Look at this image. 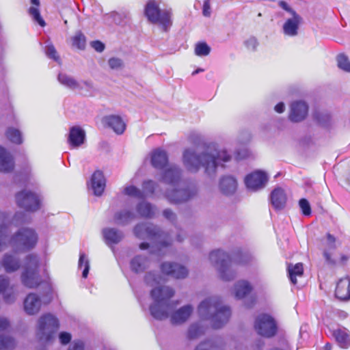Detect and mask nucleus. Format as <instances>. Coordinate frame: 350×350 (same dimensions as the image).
<instances>
[{
    "label": "nucleus",
    "mask_w": 350,
    "mask_h": 350,
    "mask_svg": "<svg viewBox=\"0 0 350 350\" xmlns=\"http://www.w3.org/2000/svg\"><path fill=\"white\" fill-rule=\"evenodd\" d=\"M332 335L340 347L347 349L350 346V336L346 328H337L333 330Z\"/></svg>",
    "instance_id": "obj_36"
},
{
    "label": "nucleus",
    "mask_w": 350,
    "mask_h": 350,
    "mask_svg": "<svg viewBox=\"0 0 350 350\" xmlns=\"http://www.w3.org/2000/svg\"><path fill=\"white\" fill-rule=\"evenodd\" d=\"M180 168L175 165H170L164 170L162 175V180L170 185L166 193V198L174 204L182 203L189 200L193 197L197 189L194 186L183 187L180 183Z\"/></svg>",
    "instance_id": "obj_3"
},
{
    "label": "nucleus",
    "mask_w": 350,
    "mask_h": 350,
    "mask_svg": "<svg viewBox=\"0 0 350 350\" xmlns=\"http://www.w3.org/2000/svg\"><path fill=\"white\" fill-rule=\"evenodd\" d=\"M289 279L292 284H297V278L301 277L304 273L303 264L298 262L295 265L288 264L287 267Z\"/></svg>",
    "instance_id": "obj_37"
},
{
    "label": "nucleus",
    "mask_w": 350,
    "mask_h": 350,
    "mask_svg": "<svg viewBox=\"0 0 350 350\" xmlns=\"http://www.w3.org/2000/svg\"><path fill=\"white\" fill-rule=\"evenodd\" d=\"M38 235L31 228H22L10 237L8 234L6 226L0 228V252L11 246L17 252H27L37 245Z\"/></svg>",
    "instance_id": "obj_4"
},
{
    "label": "nucleus",
    "mask_w": 350,
    "mask_h": 350,
    "mask_svg": "<svg viewBox=\"0 0 350 350\" xmlns=\"http://www.w3.org/2000/svg\"><path fill=\"white\" fill-rule=\"evenodd\" d=\"M155 189V183L151 180H146L142 185V191L144 197L148 195H151L154 193Z\"/></svg>",
    "instance_id": "obj_51"
},
{
    "label": "nucleus",
    "mask_w": 350,
    "mask_h": 350,
    "mask_svg": "<svg viewBox=\"0 0 350 350\" xmlns=\"http://www.w3.org/2000/svg\"><path fill=\"white\" fill-rule=\"evenodd\" d=\"M40 258L37 254H30L25 258L24 270L21 274L23 284L29 288H36L43 280L39 275Z\"/></svg>",
    "instance_id": "obj_9"
},
{
    "label": "nucleus",
    "mask_w": 350,
    "mask_h": 350,
    "mask_svg": "<svg viewBox=\"0 0 350 350\" xmlns=\"http://www.w3.org/2000/svg\"><path fill=\"white\" fill-rule=\"evenodd\" d=\"M31 3H32L33 5H36V6H37V7H38V6H39V5H40V1H39V0H31Z\"/></svg>",
    "instance_id": "obj_64"
},
{
    "label": "nucleus",
    "mask_w": 350,
    "mask_h": 350,
    "mask_svg": "<svg viewBox=\"0 0 350 350\" xmlns=\"http://www.w3.org/2000/svg\"><path fill=\"white\" fill-rule=\"evenodd\" d=\"M91 188L96 196H100L105 188V179L100 171H96L91 178Z\"/></svg>",
    "instance_id": "obj_29"
},
{
    "label": "nucleus",
    "mask_w": 350,
    "mask_h": 350,
    "mask_svg": "<svg viewBox=\"0 0 350 350\" xmlns=\"http://www.w3.org/2000/svg\"><path fill=\"white\" fill-rule=\"evenodd\" d=\"M254 329L259 335L270 338L275 334L277 326L272 317L261 314L255 319Z\"/></svg>",
    "instance_id": "obj_11"
},
{
    "label": "nucleus",
    "mask_w": 350,
    "mask_h": 350,
    "mask_svg": "<svg viewBox=\"0 0 350 350\" xmlns=\"http://www.w3.org/2000/svg\"><path fill=\"white\" fill-rule=\"evenodd\" d=\"M149 259L146 256L142 255L135 256L130 262V268L131 271L136 273L144 272L149 267Z\"/></svg>",
    "instance_id": "obj_31"
},
{
    "label": "nucleus",
    "mask_w": 350,
    "mask_h": 350,
    "mask_svg": "<svg viewBox=\"0 0 350 350\" xmlns=\"http://www.w3.org/2000/svg\"><path fill=\"white\" fill-rule=\"evenodd\" d=\"M193 312V307L190 305H185L172 312L170 321L174 325H180L186 322Z\"/></svg>",
    "instance_id": "obj_19"
},
{
    "label": "nucleus",
    "mask_w": 350,
    "mask_h": 350,
    "mask_svg": "<svg viewBox=\"0 0 350 350\" xmlns=\"http://www.w3.org/2000/svg\"><path fill=\"white\" fill-rule=\"evenodd\" d=\"M78 267L79 269H83L82 272V277L83 278H86L88 275L90 270V260L88 256L83 252H80Z\"/></svg>",
    "instance_id": "obj_42"
},
{
    "label": "nucleus",
    "mask_w": 350,
    "mask_h": 350,
    "mask_svg": "<svg viewBox=\"0 0 350 350\" xmlns=\"http://www.w3.org/2000/svg\"><path fill=\"white\" fill-rule=\"evenodd\" d=\"M28 221L27 215L23 212H17L10 219L9 213L6 211H0V228L6 226L8 234L9 233V227L10 226H19Z\"/></svg>",
    "instance_id": "obj_15"
},
{
    "label": "nucleus",
    "mask_w": 350,
    "mask_h": 350,
    "mask_svg": "<svg viewBox=\"0 0 350 350\" xmlns=\"http://www.w3.org/2000/svg\"><path fill=\"white\" fill-rule=\"evenodd\" d=\"M224 345L220 340H208L200 343L195 350H223Z\"/></svg>",
    "instance_id": "obj_39"
},
{
    "label": "nucleus",
    "mask_w": 350,
    "mask_h": 350,
    "mask_svg": "<svg viewBox=\"0 0 350 350\" xmlns=\"http://www.w3.org/2000/svg\"><path fill=\"white\" fill-rule=\"evenodd\" d=\"M0 293H3V300L7 304H12L16 299V293L13 286L10 287L9 278L5 275H0Z\"/></svg>",
    "instance_id": "obj_21"
},
{
    "label": "nucleus",
    "mask_w": 350,
    "mask_h": 350,
    "mask_svg": "<svg viewBox=\"0 0 350 350\" xmlns=\"http://www.w3.org/2000/svg\"><path fill=\"white\" fill-rule=\"evenodd\" d=\"M6 137L12 143L21 144L23 142L21 132L14 127H8L5 132Z\"/></svg>",
    "instance_id": "obj_40"
},
{
    "label": "nucleus",
    "mask_w": 350,
    "mask_h": 350,
    "mask_svg": "<svg viewBox=\"0 0 350 350\" xmlns=\"http://www.w3.org/2000/svg\"><path fill=\"white\" fill-rule=\"evenodd\" d=\"M59 327V320L55 315L51 313L44 314L37 321L36 337L42 343H52Z\"/></svg>",
    "instance_id": "obj_8"
},
{
    "label": "nucleus",
    "mask_w": 350,
    "mask_h": 350,
    "mask_svg": "<svg viewBox=\"0 0 350 350\" xmlns=\"http://www.w3.org/2000/svg\"><path fill=\"white\" fill-rule=\"evenodd\" d=\"M325 247L323 251V256L326 261L331 265L335 263L334 260L332 258L330 251L334 250L336 248V238L329 233L326 234V239L323 243Z\"/></svg>",
    "instance_id": "obj_34"
},
{
    "label": "nucleus",
    "mask_w": 350,
    "mask_h": 350,
    "mask_svg": "<svg viewBox=\"0 0 350 350\" xmlns=\"http://www.w3.org/2000/svg\"><path fill=\"white\" fill-rule=\"evenodd\" d=\"M308 112V106L304 101H295L291 105L289 120L293 122H301L306 118Z\"/></svg>",
    "instance_id": "obj_16"
},
{
    "label": "nucleus",
    "mask_w": 350,
    "mask_h": 350,
    "mask_svg": "<svg viewBox=\"0 0 350 350\" xmlns=\"http://www.w3.org/2000/svg\"><path fill=\"white\" fill-rule=\"evenodd\" d=\"M211 51V47L205 42H198L195 44L194 53L196 56H208Z\"/></svg>",
    "instance_id": "obj_43"
},
{
    "label": "nucleus",
    "mask_w": 350,
    "mask_h": 350,
    "mask_svg": "<svg viewBox=\"0 0 350 350\" xmlns=\"http://www.w3.org/2000/svg\"><path fill=\"white\" fill-rule=\"evenodd\" d=\"M10 327V321L5 317H0V332L8 331Z\"/></svg>",
    "instance_id": "obj_56"
},
{
    "label": "nucleus",
    "mask_w": 350,
    "mask_h": 350,
    "mask_svg": "<svg viewBox=\"0 0 350 350\" xmlns=\"http://www.w3.org/2000/svg\"><path fill=\"white\" fill-rule=\"evenodd\" d=\"M72 46L79 50H83L86 46V38L81 31H77L71 38Z\"/></svg>",
    "instance_id": "obj_41"
},
{
    "label": "nucleus",
    "mask_w": 350,
    "mask_h": 350,
    "mask_svg": "<svg viewBox=\"0 0 350 350\" xmlns=\"http://www.w3.org/2000/svg\"><path fill=\"white\" fill-rule=\"evenodd\" d=\"M248 155V152L247 149H243L241 152H237L236 154V158L237 159H242L245 158Z\"/></svg>",
    "instance_id": "obj_61"
},
{
    "label": "nucleus",
    "mask_w": 350,
    "mask_h": 350,
    "mask_svg": "<svg viewBox=\"0 0 350 350\" xmlns=\"http://www.w3.org/2000/svg\"><path fill=\"white\" fill-rule=\"evenodd\" d=\"M90 45L97 52H103L105 49L104 44L98 40L92 42Z\"/></svg>",
    "instance_id": "obj_57"
},
{
    "label": "nucleus",
    "mask_w": 350,
    "mask_h": 350,
    "mask_svg": "<svg viewBox=\"0 0 350 350\" xmlns=\"http://www.w3.org/2000/svg\"><path fill=\"white\" fill-rule=\"evenodd\" d=\"M271 202L276 210L283 209L286 204L287 197L284 190L280 187L275 188L271 193Z\"/></svg>",
    "instance_id": "obj_27"
},
{
    "label": "nucleus",
    "mask_w": 350,
    "mask_h": 350,
    "mask_svg": "<svg viewBox=\"0 0 350 350\" xmlns=\"http://www.w3.org/2000/svg\"><path fill=\"white\" fill-rule=\"evenodd\" d=\"M57 79L62 85L75 91L80 92L83 89L89 91L93 89V83L91 81H78L74 77L66 73H59Z\"/></svg>",
    "instance_id": "obj_13"
},
{
    "label": "nucleus",
    "mask_w": 350,
    "mask_h": 350,
    "mask_svg": "<svg viewBox=\"0 0 350 350\" xmlns=\"http://www.w3.org/2000/svg\"><path fill=\"white\" fill-rule=\"evenodd\" d=\"M237 181L232 176H222L219 183V191L225 196H232L235 193L237 189Z\"/></svg>",
    "instance_id": "obj_22"
},
{
    "label": "nucleus",
    "mask_w": 350,
    "mask_h": 350,
    "mask_svg": "<svg viewBox=\"0 0 350 350\" xmlns=\"http://www.w3.org/2000/svg\"><path fill=\"white\" fill-rule=\"evenodd\" d=\"M15 346L16 341L12 337L0 335V350H10Z\"/></svg>",
    "instance_id": "obj_44"
},
{
    "label": "nucleus",
    "mask_w": 350,
    "mask_h": 350,
    "mask_svg": "<svg viewBox=\"0 0 350 350\" xmlns=\"http://www.w3.org/2000/svg\"><path fill=\"white\" fill-rule=\"evenodd\" d=\"M204 332V328L198 323H194L190 325L187 332V338L189 339H196Z\"/></svg>",
    "instance_id": "obj_45"
},
{
    "label": "nucleus",
    "mask_w": 350,
    "mask_h": 350,
    "mask_svg": "<svg viewBox=\"0 0 350 350\" xmlns=\"http://www.w3.org/2000/svg\"><path fill=\"white\" fill-rule=\"evenodd\" d=\"M337 65L338 68L345 72H350V60L345 54H339L337 57Z\"/></svg>",
    "instance_id": "obj_47"
},
{
    "label": "nucleus",
    "mask_w": 350,
    "mask_h": 350,
    "mask_svg": "<svg viewBox=\"0 0 350 350\" xmlns=\"http://www.w3.org/2000/svg\"><path fill=\"white\" fill-rule=\"evenodd\" d=\"M135 218V215L131 211L124 209L115 213L113 221L118 226H126Z\"/></svg>",
    "instance_id": "obj_33"
},
{
    "label": "nucleus",
    "mask_w": 350,
    "mask_h": 350,
    "mask_svg": "<svg viewBox=\"0 0 350 350\" xmlns=\"http://www.w3.org/2000/svg\"><path fill=\"white\" fill-rule=\"evenodd\" d=\"M45 53L49 58L60 63V58L57 55L54 46L51 43L49 42L46 44L45 46Z\"/></svg>",
    "instance_id": "obj_48"
},
{
    "label": "nucleus",
    "mask_w": 350,
    "mask_h": 350,
    "mask_svg": "<svg viewBox=\"0 0 350 350\" xmlns=\"http://www.w3.org/2000/svg\"><path fill=\"white\" fill-rule=\"evenodd\" d=\"M123 193L126 196L139 199L145 198L143 191L133 185L126 186L123 190Z\"/></svg>",
    "instance_id": "obj_46"
},
{
    "label": "nucleus",
    "mask_w": 350,
    "mask_h": 350,
    "mask_svg": "<svg viewBox=\"0 0 350 350\" xmlns=\"http://www.w3.org/2000/svg\"><path fill=\"white\" fill-rule=\"evenodd\" d=\"M1 265L7 273H12L20 268V259L15 254L5 253L3 256Z\"/></svg>",
    "instance_id": "obj_28"
},
{
    "label": "nucleus",
    "mask_w": 350,
    "mask_h": 350,
    "mask_svg": "<svg viewBox=\"0 0 350 350\" xmlns=\"http://www.w3.org/2000/svg\"><path fill=\"white\" fill-rule=\"evenodd\" d=\"M103 235L107 245L117 244L124 237L123 232L116 228H106L103 230Z\"/></svg>",
    "instance_id": "obj_32"
},
{
    "label": "nucleus",
    "mask_w": 350,
    "mask_h": 350,
    "mask_svg": "<svg viewBox=\"0 0 350 350\" xmlns=\"http://www.w3.org/2000/svg\"><path fill=\"white\" fill-rule=\"evenodd\" d=\"M299 206L304 215L309 216L311 214L310 204L306 199L302 198L299 200Z\"/></svg>",
    "instance_id": "obj_53"
},
{
    "label": "nucleus",
    "mask_w": 350,
    "mask_h": 350,
    "mask_svg": "<svg viewBox=\"0 0 350 350\" xmlns=\"http://www.w3.org/2000/svg\"><path fill=\"white\" fill-rule=\"evenodd\" d=\"M161 0H148L145 5L144 14L149 21L157 24L167 31L172 24V13L170 10H161Z\"/></svg>",
    "instance_id": "obj_10"
},
{
    "label": "nucleus",
    "mask_w": 350,
    "mask_h": 350,
    "mask_svg": "<svg viewBox=\"0 0 350 350\" xmlns=\"http://www.w3.org/2000/svg\"><path fill=\"white\" fill-rule=\"evenodd\" d=\"M17 205L27 211H36L40 207L39 196L33 192L24 190L16 195Z\"/></svg>",
    "instance_id": "obj_12"
},
{
    "label": "nucleus",
    "mask_w": 350,
    "mask_h": 350,
    "mask_svg": "<svg viewBox=\"0 0 350 350\" xmlns=\"http://www.w3.org/2000/svg\"><path fill=\"white\" fill-rule=\"evenodd\" d=\"M314 116L316 120L323 126H325L330 120L329 114L325 111H317Z\"/></svg>",
    "instance_id": "obj_50"
},
{
    "label": "nucleus",
    "mask_w": 350,
    "mask_h": 350,
    "mask_svg": "<svg viewBox=\"0 0 350 350\" xmlns=\"http://www.w3.org/2000/svg\"><path fill=\"white\" fill-rule=\"evenodd\" d=\"M72 339V336L70 333L66 332H62L59 334V340L62 345L68 344Z\"/></svg>",
    "instance_id": "obj_55"
},
{
    "label": "nucleus",
    "mask_w": 350,
    "mask_h": 350,
    "mask_svg": "<svg viewBox=\"0 0 350 350\" xmlns=\"http://www.w3.org/2000/svg\"><path fill=\"white\" fill-rule=\"evenodd\" d=\"M252 287L246 280L238 281L234 287L233 293L238 299L245 298L252 291Z\"/></svg>",
    "instance_id": "obj_35"
},
{
    "label": "nucleus",
    "mask_w": 350,
    "mask_h": 350,
    "mask_svg": "<svg viewBox=\"0 0 350 350\" xmlns=\"http://www.w3.org/2000/svg\"><path fill=\"white\" fill-rule=\"evenodd\" d=\"M202 12L204 16L208 17L211 16V5L209 0H205L204 1Z\"/></svg>",
    "instance_id": "obj_58"
},
{
    "label": "nucleus",
    "mask_w": 350,
    "mask_h": 350,
    "mask_svg": "<svg viewBox=\"0 0 350 350\" xmlns=\"http://www.w3.org/2000/svg\"><path fill=\"white\" fill-rule=\"evenodd\" d=\"M85 140V132L79 126L70 128L68 142L72 148H77L81 146Z\"/></svg>",
    "instance_id": "obj_23"
},
{
    "label": "nucleus",
    "mask_w": 350,
    "mask_h": 350,
    "mask_svg": "<svg viewBox=\"0 0 350 350\" xmlns=\"http://www.w3.org/2000/svg\"><path fill=\"white\" fill-rule=\"evenodd\" d=\"M301 22V16L296 12H293L292 17L287 19L283 25V31L284 34L288 36H297Z\"/></svg>",
    "instance_id": "obj_24"
},
{
    "label": "nucleus",
    "mask_w": 350,
    "mask_h": 350,
    "mask_svg": "<svg viewBox=\"0 0 350 350\" xmlns=\"http://www.w3.org/2000/svg\"><path fill=\"white\" fill-rule=\"evenodd\" d=\"M274 109L277 113H283L285 110V105L282 102L279 103L275 106Z\"/></svg>",
    "instance_id": "obj_62"
},
{
    "label": "nucleus",
    "mask_w": 350,
    "mask_h": 350,
    "mask_svg": "<svg viewBox=\"0 0 350 350\" xmlns=\"http://www.w3.org/2000/svg\"><path fill=\"white\" fill-rule=\"evenodd\" d=\"M105 124L116 134H122L126 129V123L122 118L117 115H110L105 118Z\"/></svg>",
    "instance_id": "obj_26"
},
{
    "label": "nucleus",
    "mask_w": 350,
    "mask_h": 350,
    "mask_svg": "<svg viewBox=\"0 0 350 350\" xmlns=\"http://www.w3.org/2000/svg\"><path fill=\"white\" fill-rule=\"evenodd\" d=\"M209 259L218 270L220 278L224 281H231L236 277L237 272L234 269L235 263L247 262L246 260H238L235 258L232 260L228 254L220 250L211 252Z\"/></svg>",
    "instance_id": "obj_7"
},
{
    "label": "nucleus",
    "mask_w": 350,
    "mask_h": 350,
    "mask_svg": "<svg viewBox=\"0 0 350 350\" xmlns=\"http://www.w3.org/2000/svg\"><path fill=\"white\" fill-rule=\"evenodd\" d=\"M14 167L12 156L3 147L0 146V172L8 173Z\"/></svg>",
    "instance_id": "obj_30"
},
{
    "label": "nucleus",
    "mask_w": 350,
    "mask_h": 350,
    "mask_svg": "<svg viewBox=\"0 0 350 350\" xmlns=\"http://www.w3.org/2000/svg\"><path fill=\"white\" fill-rule=\"evenodd\" d=\"M162 273L173 278H185L188 275V270L185 267L175 262H163L161 265Z\"/></svg>",
    "instance_id": "obj_17"
},
{
    "label": "nucleus",
    "mask_w": 350,
    "mask_h": 350,
    "mask_svg": "<svg viewBox=\"0 0 350 350\" xmlns=\"http://www.w3.org/2000/svg\"><path fill=\"white\" fill-rule=\"evenodd\" d=\"M133 233L139 239L152 241L156 248L154 253L158 256L164 255L167 246L171 243L168 234L149 222L137 224L133 228Z\"/></svg>",
    "instance_id": "obj_6"
},
{
    "label": "nucleus",
    "mask_w": 350,
    "mask_h": 350,
    "mask_svg": "<svg viewBox=\"0 0 350 350\" xmlns=\"http://www.w3.org/2000/svg\"><path fill=\"white\" fill-rule=\"evenodd\" d=\"M198 312L202 319L209 321L214 328L224 326L231 316L230 308L223 305L221 299L217 296L202 301L198 307Z\"/></svg>",
    "instance_id": "obj_5"
},
{
    "label": "nucleus",
    "mask_w": 350,
    "mask_h": 350,
    "mask_svg": "<svg viewBox=\"0 0 350 350\" xmlns=\"http://www.w3.org/2000/svg\"><path fill=\"white\" fill-rule=\"evenodd\" d=\"M42 306L40 297L34 293H29L24 299V310L28 315H35L38 314Z\"/></svg>",
    "instance_id": "obj_18"
},
{
    "label": "nucleus",
    "mask_w": 350,
    "mask_h": 350,
    "mask_svg": "<svg viewBox=\"0 0 350 350\" xmlns=\"http://www.w3.org/2000/svg\"><path fill=\"white\" fill-rule=\"evenodd\" d=\"M278 5H280V7H281L282 9H284V10L288 12L289 13H291V14H293V12H295L294 10H293L285 2V1H279L278 3Z\"/></svg>",
    "instance_id": "obj_60"
},
{
    "label": "nucleus",
    "mask_w": 350,
    "mask_h": 350,
    "mask_svg": "<svg viewBox=\"0 0 350 350\" xmlns=\"http://www.w3.org/2000/svg\"><path fill=\"white\" fill-rule=\"evenodd\" d=\"M163 216L171 221H173L176 218L175 214L170 209L164 210Z\"/></svg>",
    "instance_id": "obj_59"
},
{
    "label": "nucleus",
    "mask_w": 350,
    "mask_h": 350,
    "mask_svg": "<svg viewBox=\"0 0 350 350\" xmlns=\"http://www.w3.org/2000/svg\"><path fill=\"white\" fill-rule=\"evenodd\" d=\"M137 211L141 217L149 218L154 215L156 208L150 203L142 202L137 205Z\"/></svg>",
    "instance_id": "obj_38"
},
{
    "label": "nucleus",
    "mask_w": 350,
    "mask_h": 350,
    "mask_svg": "<svg viewBox=\"0 0 350 350\" xmlns=\"http://www.w3.org/2000/svg\"><path fill=\"white\" fill-rule=\"evenodd\" d=\"M231 160V155L226 149H218L210 143L196 148H187L183 152L182 161L190 172L197 173L200 168L208 176H215L219 166Z\"/></svg>",
    "instance_id": "obj_1"
},
{
    "label": "nucleus",
    "mask_w": 350,
    "mask_h": 350,
    "mask_svg": "<svg viewBox=\"0 0 350 350\" xmlns=\"http://www.w3.org/2000/svg\"><path fill=\"white\" fill-rule=\"evenodd\" d=\"M335 296L341 301L350 300V278L345 276L336 283Z\"/></svg>",
    "instance_id": "obj_20"
},
{
    "label": "nucleus",
    "mask_w": 350,
    "mask_h": 350,
    "mask_svg": "<svg viewBox=\"0 0 350 350\" xmlns=\"http://www.w3.org/2000/svg\"><path fill=\"white\" fill-rule=\"evenodd\" d=\"M29 12L35 22L38 23L41 27L45 26L46 23L44 19L41 17L40 12L37 8L31 7L29 10Z\"/></svg>",
    "instance_id": "obj_49"
},
{
    "label": "nucleus",
    "mask_w": 350,
    "mask_h": 350,
    "mask_svg": "<svg viewBox=\"0 0 350 350\" xmlns=\"http://www.w3.org/2000/svg\"><path fill=\"white\" fill-rule=\"evenodd\" d=\"M149 245L147 243H142L140 245H139V248L141 250H146L147 248H148Z\"/></svg>",
    "instance_id": "obj_63"
},
{
    "label": "nucleus",
    "mask_w": 350,
    "mask_h": 350,
    "mask_svg": "<svg viewBox=\"0 0 350 350\" xmlns=\"http://www.w3.org/2000/svg\"><path fill=\"white\" fill-rule=\"evenodd\" d=\"M163 281L160 275H156L154 272H148L144 276L145 283L150 286H154L150 291V297L153 301L149 310L151 315L156 319L163 320L169 317L174 305L170 299L174 295L172 288L167 286H157Z\"/></svg>",
    "instance_id": "obj_2"
},
{
    "label": "nucleus",
    "mask_w": 350,
    "mask_h": 350,
    "mask_svg": "<svg viewBox=\"0 0 350 350\" xmlns=\"http://www.w3.org/2000/svg\"><path fill=\"white\" fill-rule=\"evenodd\" d=\"M267 174L262 171H255L245 178L246 187L252 191H256L264 188L267 183Z\"/></svg>",
    "instance_id": "obj_14"
},
{
    "label": "nucleus",
    "mask_w": 350,
    "mask_h": 350,
    "mask_svg": "<svg viewBox=\"0 0 350 350\" xmlns=\"http://www.w3.org/2000/svg\"><path fill=\"white\" fill-rule=\"evenodd\" d=\"M108 64L111 69L118 70L121 68L122 66V61L120 59L116 57H112L109 59Z\"/></svg>",
    "instance_id": "obj_54"
},
{
    "label": "nucleus",
    "mask_w": 350,
    "mask_h": 350,
    "mask_svg": "<svg viewBox=\"0 0 350 350\" xmlns=\"http://www.w3.org/2000/svg\"><path fill=\"white\" fill-rule=\"evenodd\" d=\"M152 165L157 169H162L167 164L168 156L166 151L162 148H157L150 154Z\"/></svg>",
    "instance_id": "obj_25"
},
{
    "label": "nucleus",
    "mask_w": 350,
    "mask_h": 350,
    "mask_svg": "<svg viewBox=\"0 0 350 350\" xmlns=\"http://www.w3.org/2000/svg\"><path fill=\"white\" fill-rule=\"evenodd\" d=\"M244 44L248 50L254 51L256 50L259 43L256 38L251 36L245 40Z\"/></svg>",
    "instance_id": "obj_52"
}]
</instances>
